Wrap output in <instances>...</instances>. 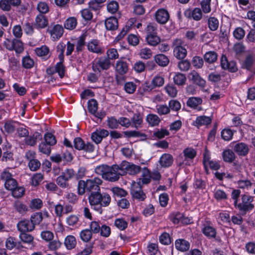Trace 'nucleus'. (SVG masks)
Listing matches in <instances>:
<instances>
[{"instance_id":"nucleus-1","label":"nucleus","mask_w":255,"mask_h":255,"mask_svg":"<svg viewBox=\"0 0 255 255\" xmlns=\"http://www.w3.org/2000/svg\"><path fill=\"white\" fill-rule=\"evenodd\" d=\"M89 201L94 209L102 213L101 207H107L109 205L111 198L110 195L107 193H101L100 191L94 192L89 196Z\"/></svg>"},{"instance_id":"nucleus-2","label":"nucleus","mask_w":255,"mask_h":255,"mask_svg":"<svg viewBox=\"0 0 255 255\" xmlns=\"http://www.w3.org/2000/svg\"><path fill=\"white\" fill-rule=\"evenodd\" d=\"M254 197L247 194L242 195V202L238 204L236 208L240 211L246 214L247 212L252 210L255 206L253 203Z\"/></svg>"},{"instance_id":"nucleus-3","label":"nucleus","mask_w":255,"mask_h":255,"mask_svg":"<svg viewBox=\"0 0 255 255\" xmlns=\"http://www.w3.org/2000/svg\"><path fill=\"white\" fill-rule=\"evenodd\" d=\"M121 170L123 175L128 173L130 175H135L141 171V167L140 166L136 165L132 163L128 162L127 161H123L120 164H119Z\"/></svg>"},{"instance_id":"nucleus-4","label":"nucleus","mask_w":255,"mask_h":255,"mask_svg":"<svg viewBox=\"0 0 255 255\" xmlns=\"http://www.w3.org/2000/svg\"><path fill=\"white\" fill-rule=\"evenodd\" d=\"M74 175L73 169H67L57 178V184L62 188H67L69 186L68 181Z\"/></svg>"},{"instance_id":"nucleus-5","label":"nucleus","mask_w":255,"mask_h":255,"mask_svg":"<svg viewBox=\"0 0 255 255\" xmlns=\"http://www.w3.org/2000/svg\"><path fill=\"white\" fill-rule=\"evenodd\" d=\"M123 175L119 165H113L110 166V170L107 171L105 180L110 182H115L119 179L120 176Z\"/></svg>"},{"instance_id":"nucleus-6","label":"nucleus","mask_w":255,"mask_h":255,"mask_svg":"<svg viewBox=\"0 0 255 255\" xmlns=\"http://www.w3.org/2000/svg\"><path fill=\"white\" fill-rule=\"evenodd\" d=\"M131 194L132 197L139 201H143L146 195L142 190L140 182H134L131 188Z\"/></svg>"},{"instance_id":"nucleus-7","label":"nucleus","mask_w":255,"mask_h":255,"mask_svg":"<svg viewBox=\"0 0 255 255\" xmlns=\"http://www.w3.org/2000/svg\"><path fill=\"white\" fill-rule=\"evenodd\" d=\"M98 103L95 99H91L88 102V109L89 112L96 117L100 119H102L105 116V112H97Z\"/></svg>"},{"instance_id":"nucleus-8","label":"nucleus","mask_w":255,"mask_h":255,"mask_svg":"<svg viewBox=\"0 0 255 255\" xmlns=\"http://www.w3.org/2000/svg\"><path fill=\"white\" fill-rule=\"evenodd\" d=\"M103 183V181L98 177H95L93 179H88L87 180V190L92 193L94 192H98L100 191V185Z\"/></svg>"},{"instance_id":"nucleus-9","label":"nucleus","mask_w":255,"mask_h":255,"mask_svg":"<svg viewBox=\"0 0 255 255\" xmlns=\"http://www.w3.org/2000/svg\"><path fill=\"white\" fill-rule=\"evenodd\" d=\"M221 65L224 70H227L231 72H236L238 70L236 63L234 61H229L227 57L223 55L221 59Z\"/></svg>"},{"instance_id":"nucleus-10","label":"nucleus","mask_w":255,"mask_h":255,"mask_svg":"<svg viewBox=\"0 0 255 255\" xmlns=\"http://www.w3.org/2000/svg\"><path fill=\"white\" fill-rule=\"evenodd\" d=\"M30 220H23L19 221L17 224L18 230L20 232H29L33 231L35 227Z\"/></svg>"},{"instance_id":"nucleus-11","label":"nucleus","mask_w":255,"mask_h":255,"mask_svg":"<svg viewBox=\"0 0 255 255\" xmlns=\"http://www.w3.org/2000/svg\"><path fill=\"white\" fill-rule=\"evenodd\" d=\"M109 134V132L107 130L101 128L97 129L92 133L91 138L96 144H99L102 141L103 138L108 136Z\"/></svg>"},{"instance_id":"nucleus-12","label":"nucleus","mask_w":255,"mask_h":255,"mask_svg":"<svg viewBox=\"0 0 255 255\" xmlns=\"http://www.w3.org/2000/svg\"><path fill=\"white\" fill-rule=\"evenodd\" d=\"M155 18L156 21L159 23L165 24L169 19V14L165 9L160 8L155 12Z\"/></svg>"},{"instance_id":"nucleus-13","label":"nucleus","mask_w":255,"mask_h":255,"mask_svg":"<svg viewBox=\"0 0 255 255\" xmlns=\"http://www.w3.org/2000/svg\"><path fill=\"white\" fill-rule=\"evenodd\" d=\"M189 79L193 83L201 87H204L206 85V81L200 76L196 71H192L189 74Z\"/></svg>"},{"instance_id":"nucleus-14","label":"nucleus","mask_w":255,"mask_h":255,"mask_svg":"<svg viewBox=\"0 0 255 255\" xmlns=\"http://www.w3.org/2000/svg\"><path fill=\"white\" fill-rule=\"evenodd\" d=\"M42 139V134L38 132H35L32 135L27 136L24 139V142L26 145L33 146L36 143L37 140H40Z\"/></svg>"},{"instance_id":"nucleus-15","label":"nucleus","mask_w":255,"mask_h":255,"mask_svg":"<svg viewBox=\"0 0 255 255\" xmlns=\"http://www.w3.org/2000/svg\"><path fill=\"white\" fill-rule=\"evenodd\" d=\"M234 151L241 156H246L249 151V148L247 144L244 142H240L235 144L234 147Z\"/></svg>"},{"instance_id":"nucleus-16","label":"nucleus","mask_w":255,"mask_h":255,"mask_svg":"<svg viewBox=\"0 0 255 255\" xmlns=\"http://www.w3.org/2000/svg\"><path fill=\"white\" fill-rule=\"evenodd\" d=\"M185 15L188 18H192L194 20L198 21L202 17V12L200 8H195L193 10H186Z\"/></svg>"},{"instance_id":"nucleus-17","label":"nucleus","mask_w":255,"mask_h":255,"mask_svg":"<svg viewBox=\"0 0 255 255\" xmlns=\"http://www.w3.org/2000/svg\"><path fill=\"white\" fill-rule=\"evenodd\" d=\"M5 246L7 249L11 250L14 248L17 249H20L23 248L20 242H16L15 238L9 237L5 241Z\"/></svg>"},{"instance_id":"nucleus-18","label":"nucleus","mask_w":255,"mask_h":255,"mask_svg":"<svg viewBox=\"0 0 255 255\" xmlns=\"http://www.w3.org/2000/svg\"><path fill=\"white\" fill-rule=\"evenodd\" d=\"M202 103V99L199 97H191L187 101V105L191 108L201 110L202 108L199 107Z\"/></svg>"},{"instance_id":"nucleus-19","label":"nucleus","mask_w":255,"mask_h":255,"mask_svg":"<svg viewBox=\"0 0 255 255\" xmlns=\"http://www.w3.org/2000/svg\"><path fill=\"white\" fill-rule=\"evenodd\" d=\"M106 28L108 30H115L118 27V21L117 18L111 16L107 18L105 22Z\"/></svg>"},{"instance_id":"nucleus-20","label":"nucleus","mask_w":255,"mask_h":255,"mask_svg":"<svg viewBox=\"0 0 255 255\" xmlns=\"http://www.w3.org/2000/svg\"><path fill=\"white\" fill-rule=\"evenodd\" d=\"M155 62L160 66L165 67L169 63V59L167 56L163 54L156 55L154 57Z\"/></svg>"},{"instance_id":"nucleus-21","label":"nucleus","mask_w":255,"mask_h":255,"mask_svg":"<svg viewBox=\"0 0 255 255\" xmlns=\"http://www.w3.org/2000/svg\"><path fill=\"white\" fill-rule=\"evenodd\" d=\"M173 157L169 154H164L160 157L159 163L160 165L164 167H167L171 165L173 163Z\"/></svg>"},{"instance_id":"nucleus-22","label":"nucleus","mask_w":255,"mask_h":255,"mask_svg":"<svg viewBox=\"0 0 255 255\" xmlns=\"http://www.w3.org/2000/svg\"><path fill=\"white\" fill-rule=\"evenodd\" d=\"M175 246L178 250L181 252L187 251L190 248L189 243L184 239L177 240L175 242Z\"/></svg>"},{"instance_id":"nucleus-23","label":"nucleus","mask_w":255,"mask_h":255,"mask_svg":"<svg viewBox=\"0 0 255 255\" xmlns=\"http://www.w3.org/2000/svg\"><path fill=\"white\" fill-rule=\"evenodd\" d=\"M88 49L89 51L96 53H101L102 49L99 45V42L96 39L90 41L87 45Z\"/></svg>"},{"instance_id":"nucleus-24","label":"nucleus","mask_w":255,"mask_h":255,"mask_svg":"<svg viewBox=\"0 0 255 255\" xmlns=\"http://www.w3.org/2000/svg\"><path fill=\"white\" fill-rule=\"evenodd\" d=\"M77 244L76 239L74 236L69 235L64 240V245L68 250H72L75 248Z\"/></svg>"},{"instance_id":"nucleus-25","label":"nucleus","mask_w":255,"mask_h":255,"mask_svg":"<svg viewBox=\"0 0 255 255\" xmlns=\"http://www.w3.org/2000/svg\"><path fill=\"white\" fill-rule=\"evenodd\" d=\"M116 71L121 75L126 74L128 71V65L127 62L120 60L116 63Z\"/></svg>"},{"instance_id":"nucleus-26","label":"nucleus","mask_w":255,"mask_h":255,"mask_svg":"<svg viewBox=\"0 0 255 255\" xmlns=\"http://www.w3.org/2000/svg\"><path fill=\"white\" fill-rule=\"evenodd\" d=\"M202 233L208 238H214L216 235V229L210 225H205L202 229Z\"/></svg>"},{"instance_id":"nucleus-27","label":"nucleus","mask_w":255,"mask_h":255,"mask_svg":"<svg viewBox=\"0 0 255 255\" xmlns=\"http://www.w3.org/2000/svg\"><path fill=\"white\" fill-rule=\"evenodd\" d=\"M109 166L105 164H102L97 166L95 169V172L97 174L101 175L102 178L105 179L107 171H109Z\"/></svg>"},{"instance_id":"nucleus-28","label":"nucleus","mask_w":255,"mask_h":255,"mask_svg":"<svg viewBox=\"0 0 255 255\" xmlns=\"http://www.w3.org/2000/svg\"><path fill=\"white\" fill-rule=\"evenodd\" d=\"M223 157L225 162L231 163L235 160L236 155L232 150L227 149L223 152Z\"/></svg>"},{"instance_id":"nucleus-29","label":"nucleus","mask_w":255,"mask_h":255,"mask_svg":"<svg viewBox=\"0 0 255 255\" xmlns=\"http://www.w3.org/2000/svg\"><path fill=\"white\" fill-rule=\"evenodd\" d=\"M35 21V25L38 28H44L48 24L47 20L45 16L42 14H40L37 16Z\"/></svg>"},{"instance_id":"nucleus-30","label":"nucleus","mask_w":255,"mask_h":255,"mask_svg":"<svg viewBox=\"0 0 255 255\" xmlns=\"http://www.w3.org/2000/svg\"><path fill=\"white\" fill-rule=\"evenodd\" d=\"M142 116L139 113L134 114L131 119L132 126L136 128L140 127L142 123Z\"/></svg>"},{"instance_id":"nucleus-31","label":"nucleus","mask_w":255,"mask_h":255,"mask_svg":"<svg viewBox=\"0 0 255 255\" xmlns=\"http://www.w3.org/2000/svg\"><path fill=\"white\" fill-rule=\"evenodd\" d=\"M174 82L178 86H182L185 84L186 77L185 74L177 73L173 77Z\"/></svg>"},{"instance_id":"nucleus-32","label":"nucleus","mask_w":255,"mask_h":255,"mask_svg":"<svg viewBox=\"0 0 255 255\" xmlns=\"http://www.w3.org/2000/svg\"><path fill=\"white\" fill-rule=\"evenodd\" d=\"M97 64L102 70H108L111 65L110 60L105 57L100 58Z\"/></svg>"},{"instance_id":"nucleus-33","label":"nucleus","mask_w":255,"mask_h":255,"mask_svg":"<svg viewBox=\"0 0 255 255\" xmlns=\"http://www.w3.org/2000/svg\"><path fill=\"white\" fill-rule=\"evenodd\" d=\"M173 53L174 56L179 59H183L187 55V50L183 46L173 49Z\"/></svg>"},{"instance_id":"nucleus-34","label":"nucleus","mask_w":255,"mask_h":255,"mask_svg":"<svg viewBox=\"0 0 255 255\" xmlns=\"http://www.w3.org/2000/svg\"><path fill=\"white\" fill-rule=\"evenodd\" d=\"M217 57L218 55L216 52L214 51H209L205 54L204 58L206 62L209 63H213L216 61Z\"/></svg>"},{"instance_id":"nucleus-35","label":"nucleus","mask_w":255,"mask_h":255,"mask_svg":"<svg viewBox=\"0 0 255 255\" xmlns=\"http://www.w3.org/2000/svg\"><path fill=\"white\" fill-rule=\"evenodd\" d=\"M146 40L147 43L151 46H156L160 42V38L157 34L146 35Z\"/></svg>"},{"instance_id":"nucleus-36","label":"nucleus","mask_w":255,"mask_h":255,"mask_svg":"<svg viewBox=\"0 0 255 255\" xmlns=\"http://www.w3.org/2000/svg\"><path fill=\"white\" fill-rule=\"evenodd\" d=\"M19 237L21 241L24 243L31 244L33 242L34 237L27 232H20Z\"/></svg>"},{"instance_id":"nucleus-37","label":"nucleus","mask_w":255,"mask_h":255,"mask_svg":"<svg viewBox=\"0 0 255 255\" xmlns=\"http://www.w3.org/2000/svg\"><path fill=\"white\" fill-rule=\"evenodd\" d=\"M146 121L151 126H155L159 124L160 119L156 115L149 114L147 116Z\"/></svg>"},{"instance_id":"nucleus-38","label":"nucleus","mask_w":255,"mask_h":255,"mask_svg":"<svg viewBox=\"0 0 255 255\" xmlns=\"http://www.w3.org/2000/svg\"><path fill=\"white\" fill-rule=\"evenodd\" d=\"M51 33L54 38L58 39L63 33V28L61 25L57 24L53 27Z\"/></svg>"},{"instance_id":"nucleus-39","label":"nucleus","mask_w":255,"mask_h":255,"mask_svg":"<svg viewBox=\"0 0 255 255\" xmlns=\"http://www.w3.org/2000/svg\"><path fill=\"white\" fill-rule=\"evenodd\" d=\"M254 56L253 54H248L244 61L243 66L248 70H250L254 63Z\"/></svg>"},{"instance_id":"nucleus-40","label":"nucleus","mask_w":255,"mask_h":255,"mask_svg":"<svg viewBox=\"0 0 255 255\" xmlns=\"http://www.w3.org/2000/svg\"><path fill=\"white\" fill-rule=\"evenodd\" d=\"M13 50L17 54L22 53L24 50L23 43L18 39H13Z\"/></svg>"},{"instance_id":"nucleus-41","label":"nucleus","mask_w":255,"mask_h":255,"mask_svg":"<svg viewBox=\"0 0 255 255\" xmlns=\"http://www.w3.org/2000/svg\"><path fill=\"white\" fill-rule=\"evenodd\" d=\"M195 123L197 126L206 125L211 123V119L209 117L205 116H200L197 118Z\"/></svg>"},{"instance_id":"nucleus-42","label":"nucleus","mask_w":255,"mask_h":255,"mask_svg":"<svg viewBox=\"0 0 255 255\" xmlns=\"http://www.w3.org/2000/svg\"><path fill=\"white\" fill-rule=\"evenodd\" d=\"M87 36L86 34L84 33L82 34L77 41L76 45V51L79 52L82 51L85 45V39Z\"/></svg>"},{"instance_id":"nucleus-43","label":"nucleus","mask_w":255,"mask_h":255,"mask_svg":"<svg viewBox=\"0 0 255 255\" xmlns=\"http://www.w3.org/2000/svg\"><path fill=\"white\" fill-rule=\"evenodd\" d=\"M13 207L17 212L21 214H24L27 210L26 206L19 201H15Z\"/></svg>"},{"instance_id":"nucleus-44","label":"nucleus","mask_w":255,"mask_h":255,"mask_svg":"<svg viewBox=\"0 0 255 255\" xmlns=\"http://www.w3.org/2000/svg\"><path fill=\"white\" fill-rule=\"evenodd\" d=\"M80 238L85 242H88L92 237V233L90 230L86 229L82 231L80 234Z\"/></svg>"},{"instance_id":"nucleus-45","label":"nucleus","mask_w":255,"mask_h":255,"mask_svg":"<svg viewBox=\"0 0 255 255\" xmlns=\"http://www.w3.org/2000/svg\"><path fill=\"white\" fill-rule=\"evenodd\" d=\"M142 176L143 178H139L138 181L140 182L141 187L142 184H147L150 181V178L149 175V171L146 168H144L143 169Z\"/></svg>"},{"instance_id":"nucleus-46","label":"nucleus","mask_w":255,"mask_h":255,"mask_svg":"<svg viewBox=\"0 0 255 255\" xmlns=\"http://www.w3.org/2000/svg\"><path fill=\"white\" fill-rule=\"evenodd\" d=\"M124 135L127 137H140L143 139H146V135L144 133H141L137 131H126L124 132Z\"/></svg>"},{"instance_id":"nucleus-47","label":"nucleus","mask_w":255,"mask_h":255,"mask_svg":"<svg viewBox=\"0 0 255 255\" xmlns=\"http://www.w3.org/2000/svg\"><path fill=\"white\" fill-rule=\"evenodd\" d=\"M208 26L212 31L216 30L219 27V21L214 17H210L208 19Z\"/></svg>"},{"instance_id":"nucleus-48","label":"nucleus","mask_w":255,"mask_h":255,"mask_svg":"<svg viewBox=\"0 0 255 255\" xmlns=\"http://www.w3.org/2000/svg\"><path fill=\"white\" fill-rule=\"evenodd\" d=\"M43 219L42 214L41 212L36 213L32 215L30 218V221L35 227V225L40 223Z\"/></svg>"},{"instance_id":"nucleus-49","label":"nucleus","mask_w":255,"mask_h":255,"mask_svg":"<svg viewBox=\"0 0 255 255\" xmlns=\"http://www.w3.org/2000/svg\"><path fill=\"white\" fill-rule=\"evenodd\" d=\"M77 24V19L74 17H70L66 20L64 26L66 29L71 30L76 27Z\"/></svg>"},{"instance_id":"nucleus-50","label":"nucleus","mask_w":255,"mask_h":255,"mask_svg":"<svg viewBox=\"0 0 255 255\" xmlns=\"http://www.w3.org/2000/svg\"><path fill=\"white\" fill-rule=\"evenodd\" d=\"M185 159H193L196 155V151L192 148H187L183 151Z\"/></svg>"},{"instance_id":"nucleus-51","label":"nucleus","mask_w":255,"mask_h":255,"mask_svg":"<svg viewBox=\"0 0 255 255\" xmlns=\"http://www.w3.org/2000/svg\"><path fill=\"white\" fill-rule=\"evenodd\" d=\"M41 238L46 242H50L54 239V234L50 231H44L41 233Z\"/></svg>"},{"instance_id":"nucleus-52","label":"nucleus","mask_w":255,"mask_h":255,"mask_svg":"<svg viewBox=\"0 0 255 255\" xmlns=\"http://www.w3.org/2000/svg\"><path fill=\"white\" fill-rule=\"evenodd\" d=\"M15 123L7 121L5 122L4 125V128L5 131L8 133H11L13 132L15 129Z\"/></svg>"},{"instance_id":"nucleus-53","label":"nucleus","mask_w":255,"mask_h":255,"mask_svg":"<svg viewBox=\"0 0 255 255\" xmlns=\"http://www.w3.org/2000/svg\"><path fill=\"white\" fill-rule=\"evenodd\" d=\"M40 166L41 163L40 161L36 158L29 161L28 162V167L30 170L33 171H35L39 169L40 167Z\"/></svg>"},{"instance_id":"nucleus-54","label":"nucleus","mask_w":255,"mask_h":255,"mask_svg":"<svg viewBox=\"0 0 255 255\" xmlns=\"http://www.w3.org/2000/svg\"><path fill=\"white\" fill-rule=\"evenodd\" d=\"M50 146L46 142H42L39 145V150L44 154L49 155L51 152Z\"/></svg>"},{"instance_id":"nucleus-55","label":"nucleus","mask_w":255,"mask_h":255,"mask_svg":"<svg viewBox=\"0 0 255 255\" xmlns=\"http://www.w3.org/2000/svg\"><path fill=\"white\" fill-rule=\"evenodd\" d=\"M146 31L147 35L157 34V24L154 23H150L147 25Z\"/></svg>"},{"instance_id":"nucleus-56","label":"nucleus","mask_w":255,"mask_h":255,"mask_svg":"<svg viewBox=\"0 0 255 255\" xmlns=\"http://www.w3.org/2000/svg\"><path fill=\"white\" fill-rule=\"evenodd\" d=\"M22 66L26 69L31 68L34 65L33 60L29 56H26L23 58Z\"/></svg>"},{"instance_id":"nucleus-57","label":"nucleus","mask_w":255,"mask_h":255,"mask_svg":"<svg viewBox=\"0 0 255 255\" xmlns=\"http://www.w3.org/2000/svg\"><path fill=\"white\" fill-rule=\"evenodd\" d=\"M233 135V132L230 129H224L221 132V136L223 139L226 141L230 140Z\"/></svg>"},{"instance_id":"nucleus-58","label":"nucleus","mask_w":255,"mask_h":255,"mask_svg":"<svg viewBox=\"0 0 255 255\" xmlns=\"http://www.w3.org/2000/svg\"><path fill=\"white\" fill-rule=\"evenodd\" d=\"M139 55L141 58L147 59H149L152 55L151 50L148 48H144L140 50Z\"/></svg>"},{"instance_id":"nucleus-59","label":"nucleus","mask_w":255,"mask_h":255,"mask_svg":"<svg viewBox=\"0 0 255 255\" xmlns=\"http://www.w3.org/2000/svg\"><path fill=\"white\" fill-rule=\"evenodd\" d=\"M44 138L45 142L50 145H54L56 143L55 137L51 133L48 132L46 133Z\"/></svg>"},{"instance_id":"nucleus-60","label":"nucleus","mask_w":255,"mask_h":255,"mask_svg":"<svg viewBox=\"0 0 255 255\" xmlns=\"http://www.w3.org/2000/svg\"><path fill=\"white\" fill-rule=\"evenodd\" d=\"M43 179V176L41 173L35 174L31 178V184L33 186H38Z\"/></svg>"},{"instance_id":"nucleus-61","label":"nucleus","mask_w":255,"mask_h":255,"mask_svg":"<svg viewBox=\"0 0 255 255\" xmlns=\"http://www.w3.org/2000/svg\"><path fill=\"white\" fill-rule=\"evenodd\" d=\"M191 66L190 63L187 60L180 61L178 64L179 69L182 71H188Z\"/></svg>"},{"instance_id":"nucleus-62","label":"nucleus","mask_w":255,"mask_h":255,"mask_svg":"<svg viewBox=\"0 0 255 255\" xmlns=\"http://www.w3.org/2000/svg\"><path fill=\"white\" fill-rule=\"evenodd\" d=\"M119 9V4L116 1H111L107 5V9L112 13H116Z\"/></svg>"},{"instance_id":"nucleus-63","label":"nucleus","mask_w":255,"mask_h":255,"mask_svg":"<svg viewBox=\"0 0 255 255\" xmlns=\"http://www.w3.org/2000/svg\"><path fill=\"white\" fill-rule=\"evenodd\" d=\"M115 225L121 230H124L128 227V223L123 219H116L115 221Z\"/></svg>"},{"instance_id":"nucleus-64","label":"nucleus","mask_w":255,"mask_h":255,"mask_svg":"<svg viewBox=\"0 0 255 255\" xmlns=\"http://www.w3.org/2000/svg\"><path fill=\"white\" fill-rule=\"evenodd\" d=\"M87 181H84L81 180L79 181L78 185V193L79 195H82L85 193V191L87 190Z\"/></svg>"}]
</instances>
